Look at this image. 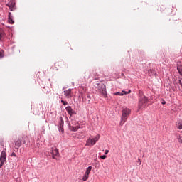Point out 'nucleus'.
I'll return each instance as SVG.
<instances>
[{"label":"nucleus","instance_id":"obj_1","mask_svg":"<svg viewBox=\"0 0 182 182\" xmlns=\"http://www.w3.org/2000/svg\"><path fill=\"white\" fill-rule=\"evenodd\" d=\"M131 109L128 108H124L122 110V115L121 116L120 126H123L126 123L128 117L131 114Z\"/></svg>","mask_w":182,"mask_h":182},{"label":"nucleus","instance_id":"obj_2","mask_svg":"<svg viewBox=\"0 0 182 182\" xmlns=\"http://www.w3.org/2000/svg\"><path fill=\"white\" fill-rule=\"evenodd\" d=\"M148 97L146 96H141L139 100V109H146Z\"/></svg>","mask_w":182,"mask_h":182},{"label":"nucleus","instance_id":"obj_3","mask_svg":"<svg viewBox=\"0 0 182 182\" xmlns=\"http://www.w3.org/2000/svg\"><path fill=\"white\" fill-rule=\"evenodd\" d=\"M100 135L97 134L95 138L90 137L87 139L85 146H92L99 141Z\"/></svg>","mask_w":182,"mask_h":182},{"label":"nucleus","instance_id":"obj_4","mask_svg":"<svg viewBox=\"0 0 182 182\" xmlns=\"http://www.w3.org/2000/svg\"><path fill=\"white\" fill-rule=\"evenodd\" d=\"M97 85L98 86V87H97L98 92H100L104 97H107V92L106 87L102 84H97Z\"/></svg>","mask_w":182,"mask_h":182},{"label":"nucleus","instance_id":"obj_5","mask_svg":"<svg viewBox=\"0 0 182 182\" xmlns=\"http://www.w3.org/2000/svg\"><path fill=\"white\" fill-rule=\"evenodd\" d=\"M26 141V136L23 135L18 138V140L15 141V146L20 147L23 144H25Z\"/></svg>","mask_w":182,"mask_h":182},{"label":"nucleus","instance_id":"obj_6","mask_svg":"<svg viewBox=\"0 0 182 182\" xmlns=\"http://www.w3.org/2000/svg\"><path fill=\"white\" fill-rule=\"evenodd\" d=\"M6 161V149L5 150L2 151L0 156V168L3 167L4 163Z\"/></svg>","mask_w":182,"mask_h":182},{"label":"nucleus","instance_id":"obj_7","mask_svg":"<svg viewBox=\"0 0 182 182\" xmlns=\"http://www.w3.org/2000/svg\"><path fill=\"white\" fill-rule=\"evenodd\" d=\"M64 95L67 99H70L72 97V89L69 88L64 91Z\"/></svg>","mask_w":182,"mask_h":182},{"label":"nucleus","instance_id":"obj_8","mask_svg":"<svg viewBox=\"0 0 182 182\" xmlns=\"http://www.w3.org/2000/svg\"><path fill=\"white\" fill-rule=\"evenodd\" d=\"M51 151H52V159H55L56 157L59 156L60 154L57 148L52 149Z\"/></svg>","mask_w":182,"mask_h":182},{"label":"nucleus","instance_id":"obj_9","mask_svg":"<svg viewBox=\"0 0 182 182\" xmlns=\"http://www.w3.org/2000/svg\"><path fill=\"white\" fill-rule=\"evenodd\" d=\"M132 92L131 90H129V92H126V91H122V92H114V95L115 96H124V95H128L130 94Z\"/></svg>","mask_w":182,"mask_h":182},{"label":"nucleus","instance_id":"obj_10","mask_svg":"<svg viewBox=\"0 0 182 182\" xmlns=\"http://www.w3.org/2000/svg\"><path fill=\"white\" fill-rule=\"evenodd\" d=\"M65 109L67 113H68L70 117L73 115L74 111L70 106L66 107Z\"/></svg>","mask_w":182,"mask_h":182},{"label":"nucleus","instance_id":"obj_11","mask_svg":"<svg viewBox=\"0 0 182 182\" xmlns=\"http://www.w3.org/2000/svg\"><path fill=\"white\" fill-rule=\"evenodd\" d=\"M63 125H64V122H63V117H60V122L59 124V131L61 132H63Z\"/></svg>","mask_w":182,"mask_h":182},{"label":"nucleus","instance_id":"obj_12","mask_svg":"<svg viewBox=\"0 0 182 182\" xmlns=\"http://www.w3.org/2000/svg\"><path fill=\"white\" fill-rule=\"evenodd\" d=\"M5 38V33L3 29L0 28V41H3Z\"/></svg>","mask_w":182,"mask_h":182},{"label":"nucleus","instance_id":"obj_13","mask_svg":"<svg viewBox=\"0 0 182 182\" xmlns=\"http://www.w3.org/2000/svg\"><path fill=\"white\" fill-rule=\"evenodd\" d=\"M69 129L72 131V132H77V130L80 129L79 126H76V127H73V126H70Z\"/></svg>","mask_w":182,"mask_h":182},{"label":"nucleus","instance_id":"obj_14","mask_svg":"<svg viewBox=\"0 0 182 182\" xmlns=\"http://www.w3.org/2000/svg\"><path fill=\"white\" fill-rule=\"evenodd\" d=\"M7 6L9 7L11 11H14V6H15V4L14 2L9 3V4H7Z\"/></svg>","mask_w":182,"mask_h":182},{"label":"nucleus","instance_id":"obj_15","mask_svg":"<svg viewBox=\"0 0 182 182\" xmlns=\"http://www.w3.org/2000/svg\"><path fill=\"white\" fill-rule=\"evenodd\" d=\"M92 166H89L88 168H87L85 175L89 176L90 174V171H92Z\"/></svg>","mask_w":182,"mask_h":182},{"label":"nucleus","instance_id":"obj_16","mask_svg":"<svg viewBox=\"0 0 182 182\" xmlns=\"http://www.w3.org/2000/svg\"><path fill=\"white\" fill-rule=\"evenodd\" d=\"M176 127H177L178 129H182V122H178L176 124Z\"/></svg>","mask_w":182,"mask_h":182},{"label":"nucleus","instance_id":"obj_17","mask_svg":"<svg viewBox=\"0 0 182 182\" xmlns=\"http://www.w3.org/2000/svg\"><path fill=\"white\" fill-rule=\"evenodd\" d=\"M89 178V175H86V174H84L83 176V178H82V180H83V181H87Z\"/></svg>","mask_w":182,"mask_h":182},{"label":"nucleus","instance_id":"obj_18","mask_svg":"<svg viewBox=\"0 0 182 182\" xmlns=\"http://www.w3.org/2000/svg\"><path fill=\"white\" fill-rule=\"evenodd\" d=\"M178 70L179 72V74L182 75V65L178 66Z\"/></svg>","mask_w":182,"mask_h":182},{"label":"nucleus","instance_id":"obj_19","mask_svg":"<svg viewBox=\"0 0 182 182\" xmlns=\"http://www.w3.org/2000/svg\"><path fill=\"white\" fill-rule=\"evenodd\" d=\"M8 23L13 24L14 23V21H13V19L11 18H8Z\"/></svg>","mask_w":182,"mask_h":182},{"label":"nucleus","instance_id":"obj_20","mask_svg":"<svg viewBox=\"0 0 182 182\" xmlns=\"http://www.w3.org/2000/svg\"><path fill=\"white\" fill-rule=\"evenodd\" d=\"M61 103L63 105H64L65 106L68 105V102L67 101H64V100H61Z\"/></svg>","mask_w":182,"mask_h":182},{"label":"nucleus","instance_id":"obj_21","mask_svg":"<svg viewBox=\"0 0 182 182\" xmlns=\"http://www.w3.org/2000/svg\"><path fill=\"white\" fill-rule=\"evenodd\" d=\"M178 142L182 144V136H179V137L178 138Z\"/></svg>","mask_w":182,"mask_h":182},{"label":"nucleus","instance_id":"obj_22","mask_svg":"<svg viewBox=\"0 0 182 182\" xmlns=\"http://www.w3.org/2000/svg\"><path fill=\"white\" fill-rule=\"evenodd\" d=\"M4 58V53L3 51H0V58Z\"/></svg>","mask_w":182,"mask_h":182},{"label":"nucleus","instance_id":"obj_23","mask_svg":"<svg viewBox=\"0 0 182 182\" xmlns=\"http://www.w3.org/2000/svg\"><path fill=\"white\" fill-rule=\"evenodd\" d=\"M178 83L181 85V87H182V79L179 80Z\"/></svg>","mask_w":182,"mask_h":182},{"label":"nucleus","instance_id":"obj_24","mask_svg":"<svg viewBox=\"0 0 182 182\" xmlns=\"http://www.w3.org/2000/svg\"><path fill=\"white\" fill-rule=\"evenodd\" d=\"M7 166H10V169H13L14 165L12 164H10L9 165H7Z\"/></svg>","mask_w":182,"mask_h":182},{"label":"nucleus","instance_id":"obj_25","mask_svg":"<svg viewBox=\"0 0 182 182\" xmlns=\"http://www.w3.org/2000/svg\"><path fill=\"white\" fill-rule=\"evenodd\" d=\"M100 159H107V156H101L100 157Z\"/></svg>","mask_w":182,"mask_h":182},{"label":"nucleus","instance_id":"obj_26","mask_svg":"<svg viewBox=\"0 0 182 182\" xmlns=\"http://www.w3.org/2000/svg\"><path fill=\"white\" fill-rule=\"evenodd\" d=\"M11 156H16V154L14 152H12Z\"/></svg>","mask_w":182,"mask_h":182},{"label":"nucleus","instance_id":"obj_27","mask_svg":"<svg viewBox=\"0 0 182 182\" xmlns=\"http://www.w3.org/2000/svg\"><path fill=\"white\" fill-rule=\"evenodd\" d=\"M166 102L164 101V100H163V101H162V105H166Z\"/></svg>","mask_w":182,"mask_h":182},{"label":"nucleus","instance_id":"obj_28","mask_svg":"<svg viewBox=\"0 0 182 182\" xmlns=\"http://www.w3.org/2000/svg\"><path fill=\"white\" fill-rule=\"evenodd\" d=\"M108 153H109V151H108V150H105V154H108Z\"/></svg>","mask_w":182,"mask_h":182},{"label":"nucleus","instance_id":"obj_29","mask_svg":"<svg viewBox=\"0 0 182 182\" xmlns=\"http://www.w3.org/2000/svg\"><path fill=\"white\" fill-rule=\"evenodd\" d=\"M141 160L139 159V161H140Z\"/></svg>","mask_w":182,"mask_h":182},{"label":"nucleus","instance_id":"obj_30","mask_svg":"<svg viewBox=\"0 0 182 182\" xmlns=\"http://www.w3.org/2000/svg\"><path fill=\"white\" fill-rule=\"evenodd\" d=\"M141 160L139 159V161H140Z\"/></svg>","mask_w":182,"mask_h":182}]
</instances>
